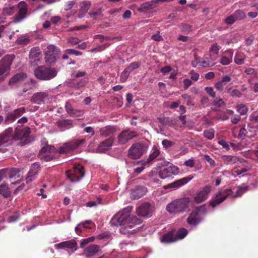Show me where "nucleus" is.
I'll return each instance as SVG.
<instances>
[{"instance_id": "nucleus-1", "label": "nucleus", "mask_w": 258, "mask_h": 258, "mask_svg": "<svg viewBox=\"0 0 258 258\" xmlns=\"http://www.w3.org/2000/svg\"><path fill=\"white\" fill-rule=\"evenodd\" d=\"M132 208L127 207L116 214L111 219L110 224L112 226L122 225L125 228H132L140 224L142 220L136 216H131Z\"/></svg>"}, {"instance_id": "nucleus-2", "label": "nucleus", "mask_w": 258, "mask_h": 258, "mask_svg": "<svg viewBox=\"0 0 258 258\" xmlns=\"http://www.w3.org/2000/svg\"><path fill=\"white\" fill-rule=\"evenodd\" d=\"M12 128L7 129L0 135V146L7 144H11L13 140H23L27 138L30 133V128L26 126L23 128L16 127L15 134H13Z\"/></svg>"}, {"instance_id": "nucleus-3", "label": "nucleus", "mask_w": 258, "mask_h": 258, "mask_svg": "<svg viewBox=\"0 0 258 258\" xmlns=\"http://www.w3.org/2000/svg\"><path fill=\"white\" fill-rule=\"evenodd\" d=\"M34 73L37 79L43 81H48L57 76L58 71L55 68L41 66L37 67L34 70Z\"/></svg>"}, {"instance_id": "nucleus-4", "label": "nucleus", "mask_w": 258, "mask_h": 258, "mask_svg": "<svg viewBox=\"0 0 258 258\" xmlns=\"http://www.w3.org/2000/svg\"><path fill=\"white\" fill-rule=\"evenodd\" d=\"M189 203L188 197L175 200L167 205L166 209L171 214L183 213L188 209Z\"/></svg>"}, {"instance_id": "nucleus-5", "label": "nucleus", "mask_w": 258, "mask_h": 258, "mask_svg": "<svg viewBox=\"0 0 258 258\" xmlns=\"http://www.w3.org/2000/svg\"><path fill=\"white\" fill-rule=\"evenodd\" d=\"M207 213L205 205L201 206L194 209L186 219L187 223L196 226L204 220L203 215Z\"/></svg>"}, {"instance_id": "nucleus-6", "label": "nucleus", "mask_w": 258, "mask_h": 258, "mask_svg": "<svg viewBox=\"0 0 258 258\" xmlns=\"http://www.w3.org/2000/svg\"><path fill=\"white\" fill-rule=\"evenodd\" d=\"M148 148V144L143 142L135 143L132 145L128 150V156L132 159H138L147 151Z\"/></svg>"}, {"instance_id": "nucleus-7", "label": "nucleus", "mask_w": 258, "mask_h": 258, "mask_svg": "<svg viewBox=\"0 0 258 258\" xmlns=\"http://www.w3.org/2000/svg\"><path fill=\"white\" fill-rule=\"evenodd\" d=\"M15 57L14 55L7 54L0 60V80H3L9 74Z\"/></svg>"}, {"instance_id": "nucleus-8", "label": "nucleus", "mask_w": 258, "mask_h": 258, "mask_svg": "<svg viewBox=\"0 0 258 258\" xmlns=\"http://www.w3.org/2000/svg\"><path fill=\"white\" fill-rule=\"evenodd\" d=\"M85 142V139H82L65 143L58 149L57 151L59 153H68L75 150Z\"/></svg>"}, {"instance_id": "nucleus-9", "label": "nucleus", "mask_w": 258, "mask_h": 258, "mask_svg": "<svg viewBox=\"0 0 258 258\" xmlns=\"http://www.w3.org/2000/svg\"><path fill=\"white\" fill-rule=\"evenodd\" d=\"M60 49L54 45H48L45 52L46 62L52 64L54 63L59 57Z\"/></svg>"}, {"instance_id": "nucleus-10", "label": "nucleus", "mask_w": 258, "mask_h": 258, "mask_svg": "<svg viewBox=\"0 0 258 258\" xmlns=\"http://www.w3.org/2000/svg\"><path fill=\"white\" fill-rule=\"evenodd\" d=\"M178 172L179 169L177 167L168 163V165L161 168L159 171V176L161 179H166L178 174Z\"/></svg>"}, {"instance_id": "nucleus-11", "label": "nucleus", "mask_w": 258, "mask_h": 258, "mask_svg": "<svg viewBox=\"0 0 258 258\" xmlns=\"http://www.w3.org/2000/svg\"><path fill=\"white\" fill-rule=\"evenodd\" d=\"M18 13L13 18V22L18 23L27 17L28 12L27 4L24 1H21L18 4Z\"/></svg>"}, {"instance_id": "nucleus-12", "label": "nucleus", "mask_w": 258, "mask_h": 258, "mask_svg": "<svg viewBox=\"0 0 258 258\" xmlns=\"http://www.w3.org/2000/svg\"><path fill=\"white\" fill-rule=\"evenodd\" d=\"M231 193L232 190L230 189H225L222 191L219 192L215 198L210 200L209 202L210 206H211L213 208L215 207L223 202Z\"/></svg>"}, {"instance_id": "nucleus-13", "label": "nucleus", "mask_w": 258, "mask_h": 258, "mask_svg": "<svg viewBox=\"0 0 258 258\" xmlns=\"http://www.w3.org/2000/svg\"><path fill=\"white\" fill-rule=\"evenodd\" d=\"M138 135L136 132L129 130L122 131L117 136V141L119 144L124 145L130 140L137 138Z\"/></svg>"}, {"instance_id": "nucleus-14", "label": "nucleus", "mask_w": 258, "mask_h": 258, "mask_svg": "<svg viewBox=\"0 0 258 258\" xmlns=\"http://www.w3.org/2000/svg\"><path fill=\"white\" fill-rule=\"evenodd\" d=\"M54 147L52 146L47 145L43 147L40 151L38 154L39 158L45 161H49L54 158Z\"/></svg>"}, {"instance_id": "nucleus-15", "label": "nucleus", "mask_w": 258, "mask_h": 258, "mask_svg": "<svg viewBox=\"0 0 258 258\" xmlns=\"http://www.w3.org/2000/svg\"><path fill=\"white\" fill-rule=\"evenodd\" d=\"M212 190V187L209 185L205 186L201 190L197 192L194 200L196 204H200L206 201Z\"/></svg>"}, {"instance_id": "nucleus-16", "label": "nucleus", "mask_w": 258, "mask_h": 258, "mask_svg": "<svg viewBox=\"0 0 258 258\" xmlns=\"http://www.w3.org/2000/svg\"><path fill=\"white\" fill-rule=\"evenodd\" d=\"M66 173L72 182L79 181L85 175L84 167L79 164L75 166L74 173H73L72 175H70L69 171H67Z\"/></svg>"}, {"instance_id": "nucleus-17", "label": "nucleus", "mask_w": 258, "mask_h": 258, "mask_svg": "<svg viewBox=\"0 0 258 258\" xmlns=\"http://www.w3.org/2000/svg\"><path fill=\"white\" fill-rule=\"evenodd\" d=\"M114 141V138L112 136L105 140L98 145L96 150L98 153H104L105 151L109 150L113 145Z\"/></svg>"}, {"instance_id": "nucleus-18", "label": "nucleus", "mask_w": 258, "mask_h": 258, "mask_svg": "<svg viewBox=\"0 0 258 258\" xmlns=\"http://www.w3.org/2000/svg\"><path fill=\"white\" fill-rule=\"evenodd\" d=\"M40 55L41 51L38 47H34L31 49L29 52V58L32 66L38 64V62H40Z\"/></svg>"}, {"instance_id": "nucleus-19", "label": "nucleus", "mask_w": 258, "mask_h": 258, "mask_svg": "<svg viewBox=\"0 0 258 258\" xmlns=\"http://www.w3.org/2000/svg\"><path fill=\"white\" fill-rule=\"evenodd\" d=\"M152 209L150 205L148 203H145L141 205L137 209V214L141 217H148L152 214Z\"/></svg>"}, {"instance_id": "nucleus-20", "label": "nucleus", "mask_w": 258, "mask_h": 258, "mask_svg": "<svg viewBox=\"0 0 258 258\" xmlns=\"http://www.w3.org/2000/svg\"><path fill=\"white\" fill-rule=\"evenodd\" d=\"M47 93L37 92L33 94L31 98V101L35 104H41L44 103L45 99L47 98Z\"/></svg>"}, {"instance_id": "nucleus-21", "label": "nucleus", "mask_w": 258, "mask_h": 258, "mask_svg": "<svg viewBox=\"0 0 258 258\" xmlns=\"http://www.w3.org/2000/svg\"><path fill=\"white\" fill-rule=\"evenodd\" d=\"M99 251V246L96 244H91L84 249L83 254L87 257H90L95 255Z\"/></svg>"}, {"instance_id": "nucleus-22", "label": "nucleus", "mask_w": 258, "mask_h": 258, "mask_svg": "<svg viewBox=\"0 0 258 258\" xmlns=\"http://www.w3.org/2000/svg\"><path fill=\"white\" fill-rule=\"evenodd\" d=\"M39 168L40 164L37 162L34 163L31 165L30 170L28 174V177L26 178V182L27 183L34 179L35 176L38 174Z\"/></svg>"}, {"instance_id": "nucleus-23", "label": "nucleus", "mask_w": 258, "mask_h": 258, "mask_svg": "<svg viewBox=\"0 0 258 258\" xmlns=\"http://www.w3.org/2000/svg\"><path fill=\"white\" fill-rule=\"evenodd\" d=\"M158 0H153L151 1L145 2L142 4L138 10L140 12H146L152 10L157 6Z\"/></svg>"}, {"instance_id": "nucleus-24", "label": "nucleus", "mask_w": 258, "mask_h": 258, "mask_svg": "<svg viewBox=\"0 0 258 258\" xmlns=\"http://www.w3.org/2000/svg\"><path fill=\"white\" fill-rule=\"evenodd\" d=\"M222 161L227 164H235L238 163H242V159L232 155H223L221 157Z\"/></svg>"}, {"instance_id": "nucleus-25", "label": "nucleus", "mask_w": 258, "mask_h": 258, "mask_svg": "<svg viewBox=\"0 0 258 258\" xmlns=\"http://www.w3.org/2000/svg\"><path fill=\"white\" fill-rule=\"evenodd\" d=\"M147 192V188L142 186H137L132 190L131 197L133 199H138L144 195Z\"/></svg>"}, {"instance_id": "nucleus-26", "label": "nucleus", "mask_w": 258, "mask_h": 258, "mask_svg": "<svg viewBox=\"0 0 258 258\" xmlns=\"http://www.w3.org/2000/svg\"><path fill=\"white\" fill-rule=\"evenodd\" d=\"M193 178V176H188L186 177H184L183 178L177 180L173 183L169 184L167 185V187H179V186L183 185L188 182H189L190 180Z\"/></svg>"}, {"instance_id": "nucleus-27", "label": "nucleus", "mask_w": 258, "mask_h": 258, "mask_svg": "<svg viewBox=\"0 0 258 258\" xmlns=\"http://www.w3.org/2000/svg\"><path fill=\"white\" fill-rule=\"evenodd\" d=\"M231 80V78L228 75H225L222 77L221 81H218L215 84V88L220 92L223 90L224 86Z\"/></svg>"}, {"instance_id": "nucleus-28", "label": "nucleus", "mask_w": 258, "mask_h": 258, "mask_svg": "<svg viewBox=\"0 0 258 258\" xmlns=\"http://www.w3.org/2000/svg\"><path fill=\"white\" fill-rule=\"evenodd\" d=\"M116 132V128L113 126H106L100 129V136L106 137L113 134Z\"/></svg>"}, {"instance_id": "nucleus-29", "label": "nucleus", "mask_w": 258, "mask_h": 258, "mask_svg": "<svg viewBox=\"0 0 258 258\" xmlns=\"http://www.w3.org/2000/svg\"><path fill=\"white\" fill-rule=\"evenodd\" d=\"M158 121L164 125L172 126L176 124L175 119L169 117H158Z\"/></svg>"}, {"instance_id": "nucleus-30", "label": "nucleus", "mask_w": 258, "mask_h": 258, "mask_svg": "<svg viewBox=\"0 0 258 258\" xmlns=\"http://www.w3.org/2000/svg\"><path fill=\"white\" fill-rule=\"evenodd\" d=\"M249 188V186L248 185L245 186H239L237 187V189L235 191V192L232 191V193L231 195L229 196L231 198H235L237 197L241 196L243 193L246 192Z\"/></svg>"}, {"instance_id": "nucleus-31", "label": "nucleus", "mask_w": 258, "mask_h": 258, "mask_svg": "<svg viewBox=\"0 0 258 258\" xmlns=\"http://www.w3.org/2000/svg\"><path fill=\"white\" fill-rule=\"evenodd\" d=\"M26 78V75L23 73L17 74L10 79L9 81V84L10 85H13L16 83H19L22 81Z\"/></svg>"}, {"instance_id": "nucleus-32", "label": "nucleus", "mask_w": 258, "mask_h": 258, "mask_svg": "<svg viewBox=\"0 0 258 258\" xmlns=\"http://www.w3.org/2000/svg\"><path fill=\"white\" fill-rule=\"evenodd\" d=\"M229 54V56H222L220 60V62L223 65H228L232 62V56L233 54V50L232 49H229L225 52Z\"/></svg>"}, {"instance_id": "nucleus-33", "label": "nucleus", "mask_w": 258, "mask_h": 258, "mask_svg": "<svg viewBox=\"0 0 258 258\" xmlns=\"http://www.w3.org/2000/svg\"><path fill=\"white\" fill-rule=\"evenodd\" d=\"M162 242L163 243H171L176 241L174 235L172 232H168L164 234L161 240Z\"/></svg>"}, {"instance_id": "nucleus-34", "label": "nucleus", "mask_w": 258, "mask_h": 258, "mask_svg": "<svg viewBox=\"0 0 258 258\" xmlns=\"http://www.w3.org/2000/svg\"><path fill=\"white\" fill-rule=\"evenodd\" d=\"M16 11V8L14 6H8L3 8L2 14L4 16H10L13 15Z\"/></svg>"}, {"instance_id": "nucleus-35", "label": "nucleus", "mask_w": 258, "mask_h": 258, "mask_svg": "<svg viewBox=\"0 0 258 258\" xmlns=\"http://www.w3.org/2000/svg\"><path fill=\"white\" fill-rule=\"evenodd\" d=\"M188 231L184 228H180L174 235L176 240H181L183 239L187 234Z\"/></svg>"}, {"instance_id": "nucleus-36", "label": "nucleus", "mask_w": 258, "mask_h": 258, "mask_svg": "<svg viewBox=\"0 0 258 258\" xmlns=\"http://www.w3.org/2000/svg\"><path fill=\"white\" fill-rule=\"evenodd\" d=\"M30 42V38L28 36L24 35L20 36L16 41L17 45H26Z\"/></svg>"}, {"instance_id": "nucleus-37", "label": "nucleus", "mask_w": 258, "mask_h": 258, "mask_svg": "<svg viewBox=\"0 0 258 258\" xmlns=\"http://www.w3.org/2000/svg\"><path fill=\"white\" fill-rule=\"evenodd\" d=\"M0 194L5 198L10 196L11 191L6 183H5L0 185Z\"/></svg>"}, {"instance_id": "nucleus-38", "label": "nucleus", "mask_w": 258, "mask_h": 258, "mask_svg": "<svg viewBox=\"0 0 258 258\" xmlns=\"http://www.w3.org/2000/svg\"><path fill=\"white\" fill-rule=\"evenodd\" d=\"M58 126L61 128L72 126V120L71 119H61L56 122Z\"/></svg>"}, {"instance_id": "nucleus-39", "label": "nucleus", "mask_w": 258, "mask_h": 258, "mask_svg": "<svg viewBox=\"0 0 258 258\" xmlns=\"http://www.w3.org/2000/svg\"><path fill=\"white\" fill-rule=\"evenodd\" d=\"M160 151L155 146L152 148L151 153L150 155L149 158L146 160L148 161V163L152 162L154 159H155L159 155Z\"/></svg>"}, {"instance_id": "nucleus-40", "label": "nucleus", "mask_w": 258, "mask_h": 258, "mask_svg": "<svg viewBox=\"0 0 258 258\" xmlns=\"http://www.w3.org/2000/svg\"><path fill=\"white\" fill-rule=\"evenodd\" d=\"M148 164V161L145 160H141L137 163V165H139V167L134 168V173L139 174L145 168V166Z\"/></svg>"}, {"instance_id": "nucleus-41", "label": "nucleus", "mask_w": 258, "mask_h": 258, "mask_svg": "<svg viewBox=\"0 0 258 258\" xmlns=\"http://www.w3.org/2000/svg\"><path fill=\"white\" fill-rule=\"evenodd\" d=\"M64 243L65 248L70 249L73 251H76L78 248L77 243L75 240L64 241Z\"/></svg>"}, {"instance_id": "nucleus-42", "label": "nucleus", "mask_w": 258, "mask_h": 258, "mask_svg": "<svg viewBox=\"0 0 258 258\" xmlns=\"http://www.w3.org/2000/svg\"><path fill=\"white\" fill-rule=\"evenodd\" d=\"M236 21L241 20L246 18L245 13L241 10H237L233 14Z\"/></svg>"}, {"instance_id": "nucleus-43", "label": "nucleus", "mask_w": 258, "mask_h": 258, "mask_svg": "<svg viewBox=\"0 0 258 258\" xmlns=\"http://www.w3.org/2000/svg\"><path fill=\"white\" fill-rule=\"evenodd\" d=\"M245 58V56L243 53H237L235 56L234 62L237 64H241L243 63Z\"/></svg>"}, {"instance_id": "nucleus-44", "label": "nucleus", "mask_w": 258, "mask_h": 258, "mask_svg": "<svg viewBox=\"0 0 258 258\" xmlns=\"http://www.w3.org/2000/svg\"><path fill=\"white\" fill-rule=\"evenodd\" d=\"M236 110L241 115H244L248 111L247 107L243 104H238L236 106Z\"/></svg>"}, {"instance_id": "nucleus-45", "label": "nucleus", "mask_w": 258, "mask_h": 258, "mask_svg": "<svg viewBox=\"0 0 258 258\" xmlns=\"http://www.w3.org/2000/svg\"><path fill=\"white\" fill-rule=\"evenodd\" d=\"M203 134L205 138L212 140L214 138L215 130L213 128L206 130L204 131Z\"/></svg>"}, {"instance_id": "nucleus-46", "label": "nucleus", "mask_w": 258, "mask_h": 258, "mask_svg": "<svg viewBox=\"0 0 258 258\" xmlns=\"http://www.w3.org/2000/svg\"><path fill=\"white\" fill-rule=\"evenodd\" d=\"M7 169V176H9L10 178H12L15 177L17 174L19 173V171L17 168H6Z\"/></svg>"}, {"instance_id": "nucleus-47", "label": "nucleus", "mask_w": 258, "mask_h": 258, "mask_svg": "<svg viewBox=\"0 0 258 258\" xmlns=\"http://www.w3.org/2000/svg\"><path fill=\"white\" fill-rule=\"evenodd\" d=\"M227 92L232 97L240 98L242 96V93L237 89L232 90L231 88H229Z\"/></svg>"}, {"instance_id": "nucleus-48", "label": "nucleus", "mask_w": 258, "mask_h": 258, "mask_svg": "<svg viewBox=\"0 0 258 258\" xmlns=\"http://www.w3.org/2000/svg\"><path fill=\"white\" fill-rule=\"evenodd\" d=\"M88 82L89 79L88 78H84L76 82L78 89L85 87L88 84Z\"/></svg>"}, {"instance_id": "nucleus-49", "label": "nucleus", "mask_w": 258, "mask_h": 258, "mask_svg": "<svg viewBox=\"0 0 258 258\" xmlns=\"http://www.w3.org/2000/svg\"><path fill=\"white\" fill-rule=\"evenodd\" d=\"M130 72L126 69H124L121 73L120 77V81L121 82H125L130 75Z\"/></svg>"}, {"instance_id": "nucleus-50", "label": "nucleus", "mask_w": 258, "mask_h": 258, "mask_svg": "<svg viewBox=\"0 0 258 258\" xmlns=\"http://www.w3.org/2000/svg\"><path fill=\"white\" fill-rule=\"evenodd\" d=\"M17 117L16 116L14 113L13 112L9 113L8 114L6 118V122L7 123H10L15 121L17 119Z\"/></svg>"}, {"instance_id": "nucleus-51", "label": "nucleus", "mask_w": 258, "mask_h": 258, "mask_svg": "<svg viewBox=\"0 0 258 258\" xmlns=\"http://www.w3.org/2000/svg\"><path fill=\"white\" fill-rule=\"evenodd\" d=\"M94 240L95 237L94 236L90 237L87 238L82 239L80 243V247L81 248H83L86 245L88 244L89 242L93 241Z\"/></svg>"}, {"instance_id": "nucleus-52", "label": "nucleus", "mask_w": 258, "mask_h": 258, "mask_svg": "<svg viewBox=\"0 0 258 258\" xmlns=\"http://www.w3.org/2000/svg\"><path fill=\"white\" fill-rule=\"evenodd\" d=\"M236 21V20L233 14L227 17L224 20L225 23L228 25H232L234 24Z\"/></svg>"}, {"instance_id": "nucleus-53", "label": "nucleus", "mask_w": 258, "mask_h": 258, "mask_svg": "<svg viewBox=\"0 0 258 258\" xmlns=\"http://www.w3.org/2000/svg\"><path fill=\"white\" fill-rule=\"evenodd\" d=\"M65 53L70 55H74L75 56H80L82 54L81 52L74 49H67L65 50Z\"/></svg>"}, {"instance_id": "nucleus-54", "label": "nucleus", "mask_w": 258, "mask_h": 258, "mask_svg": "<svg viewBox=\"0 0 258 258\" xmlns=\"http://www.w3.org/2000/svg\"><path fill=\"white\" fill-rule=\"evenodd\" d=\"M140 67V64L138 62H134L131 63L126 69L131 73L134 70L138 69Z\"/></svg>"}, {"instance_id": "nucleus-55", "label": "nucleus", "mask_w": 258, "mask_h": 258, "mask_svg": "<svg viewBox=\"0 0 258 258\" xmlns=\"http://www.w3.org/2000/svg\"><path fill=\"white\" fill-rule=\"evenodd\" d=\"M25 112V109L24 107H20L13 111L17 118L22 115Z\"/></svg>"}, {"instance_id": "nucleus-56", "label": "nucleus", "mask_w": 258, "mask_h": 258, "mask_svg": "<svg viewBox=\"0 0 258 258\" xmlns=\"http://www.w3.org/2000/svg\"><path fill=\"white\" fill-rule=\"evenodd\" d=\"M174 144L173 142L170 141L167 139H164L162 141V145L165 149H168Z\"/></svg>"}, {"instance_id": "nucleus-57", "label": "nucleus", "mask_w": 258, "mask_h": 258, "mask_svg": "<svg viewBox=\"0 0 258 258\" xmlns=\"http://www.w3.org/2000/svg\"><path fill=\"white\" fill-rule=\"evenodd\" d=\"M102 14V11L100 9L97 10L96 11H92L89 15L91 18L94 19H96L98 16H101Z\"/></svg>"}, {"instance_id": "nucleus-58", "label": "nucleus", "mask_w": 258, "mask_h": 258, "mask_svg": "<svg viewBox=\"0 0 258 258\" xmlns=\"http://www.w3.org/2000/svg\"><path fill=\"white\" fill-rule=\"evenodd\" d=\"M204 157L205 160L209 163L211 166L214 167L216 166L215 161L212 159L209 155L207 154L204 155Z\"/></svg>"}, {"instance_id": "nucleus-59", "label": "nucleus", "mask_w": 258, "mask_h": 258, "mask_svg": "<svg viewBox=\"0 0 258 258\" xmlns=\"http://www.w3.org/2000/svg\"><path fill=\"white\" fill-rule=\"evenodd\" d=\"M65 107L67 112L70 115L74 114V111L75 110V109H73L72 105L69 102L66 103Z\"/></svg>"}, {"instance_id": "nucleus-60", "label": "nucleus", "mask_w": 258, "mask_h": 258, "mask_svg": "<svg viewBox=\"0 0 258 258\" xmlns=\"http://www.w3.org/2000/svg\"><path fill=\"white\" fill-rule=\"evenodd\" d=\"M205 90L206 92L211 97H215L216 96V94L214 89L212 87H207L205 88Z\"/></svg>"}, {"instance_id": "nucleus-61", "label": "nucleus", "mask_w": 258, "mask_h": 258, "mask_svg": "<svg viewBox=\"0 0 258 258\" xmlns=\"http://www.w3.org/2000/svg\"><path fill=\"white\" fill-rule=\"evenodd\" d=\"M247 133V132L245 128V127H242L240 128L239 131V133L238 134V138L243 139L245 138L246 134Z\"/></svg>"}, {"instance_id": "nucleus-62", "label": "nucleus", "mask_w": 258, "mask_h": 258, "mask_svg": "<svg viewBox=\"0 0 258 258\" xmlns=\"http://www.w3.org/2000/svg\"><path fill=\"white\" fill-rule=\"evenodd\" d=\"M220 47L218 45L217 43L213 44L210 48V51L213 52L215 54H218Z\"/></svg>"}, {"instance_id": "nucleus-63", "label": "nucleus", "mask_w": 258, "mask_h": 258, "mask_svg": "<svg viewBox=\"0 0 258 258\" xmlns=\"http://www.w3.org/2000/svg\"><path fill=\"white\" fill-rule=\"evenodd\" d=\"M218 144L222 146V147L227 150H229V145L225 140H221L218 142Z\"/></svg>"}, {"instance_id": "nucleus-64", "label": "nucleus", "mask_w": 258, "mask_h": 258, "mask_svg": "<svg viewBox=\"0 0 258 258\" xmlns=\"http://www.w3.org/2000/svg\"><path fill=\"white\" fill-rule=\"evenodd\" d=\"M225 104L224 101L221 98L215 99L213 102V104L217 107H220Z\"/></svg>"}]
</instances>
